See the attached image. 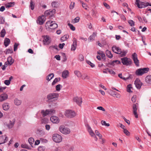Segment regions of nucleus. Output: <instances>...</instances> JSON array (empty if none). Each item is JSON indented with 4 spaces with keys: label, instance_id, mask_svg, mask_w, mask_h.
Returning a JSON list of instances; mask_svg holds the SVG:
<instances>
[{
    "label": "nucleus",
    "instance_id": "obj_1",
    "mask_svg": "<svg viewBox=\"0 0 151 151\" xmlns=\"http://www.w3.org/2000/svg\"><path fill=\"white\" fill-rule=\"evenodd\" d=\"M149 70L148 68H139L135 72V75L137 76H141L145 73H147Z\"/></svg>",
    "mask_w": 151,
    "mask_h": 151
},
{
    "label": "nucleus",
    "instance_id": "obj_2",
    "mask_svg": "<svg viewBox=\"0 0 151 151\" xmlns=\"http://www.w3.org/2000/svg\"><path fill=\"white\" fill-rule=\"evenodd\" d=\"M65 115L67 117L72 118L76 115V114L74 111L71 110H66L65 112Z\"/></svg>",
    "mask_w": 151,
    "mask_h": 151
},
{
    "label": "nucleus",
    "instance_id": "obj_3",
    "mask_svg": "<svg viewBox=\"0 0 151 151\" xmlns=\"http://www.w3.org/2000/svg\"><path fill=\"white\" fill-rule=\"evenodd\" d=\"M59 131L62 133L67 134L70 133V129L67 127H65L64 125H61L59 127Z\"/></svg>",
    "mask_w": 151,
    "mask_h": 151
},
{
    "label": "nucleus",
    "instance_id": "obj_4",
    "mask_svg": "<svg viewBox=\"0 0 151 151\" xmlns=\"http://www.w3.org/2000/svg\"><path fill=\"white\" fill-rule=\"evenodd\" d=\"M122 63L124 65H129L132 63V61L131 60L127 58V57H124L121 58Z\"/></svg>",
    "mask_w": 151,
    "mask_h": 151
},
{
    "label": "nucleus",
    "instance_id": "obj_5",
    "mask_svg": "<svg viewBox=\"0 0 151 151\" xmlns=\"http://www.w3.org/2000/svg\"><path fill=\"white\" fill-rule=\"evenodd\" d=\"M52 139L55 142L59 143L62 141V138L61 136L58 134H55L53 135Z\"/></svg>",
    "mask_w": 151,
    "mask_h": 151
},
{
    "label": "nucleus",
    "instance_id": "obj_6",
    "mask_svg": "<svg viewBox=\"0 0 151 151\" xmlns=\"http://www.w3.org/2000/svg\"><path fill=\"white\" fill-rule=\"evenodd\" d=\"M135 4L140 9L146 7V3L140 2L139 0H136Z\"/></svg>",
    "mask_w": 151,
    "mask_h": 151
},
{
    "label": "nucleus",
    "instance_id": "obj_7",
    "mask_svg": "<svg viewBox=\"0 0 151 151\" xmlns=\"http://www.w3.org/2000/svg\"><path fill=\"white\" fill-rule=\"evenodd\" d=\"M58 94L54 93H51L48 94L47 96V98L48 100H51V99L58 98Z\"/></svg>",
    "mask_w": 151,
    "mask_h": 151
},
{
    "label": "nucleus",
    "instance_id": "obj_8",
    "mask_svg": "<svg viewBox=\"0 0 151 151\" xmlns=\"http://www.w3.org/2000/svg\"><path fill=\"white\" fill-rule=\"evenodd\" d=\"M132 58L136 65L138 66H139V61L137 59V55L136 53L134 52L132 54Z\"/></svg>",
    "mask_w": 151,
    "mask_h": 151
},
{
    "label": "nucleus",
    "instance_id": "obj_9",
    "mask_svg": "<svg viewBox=\"0 0 151 151\" xmlns=\"http://www.w3.org/2000/svg\"><path fill=\"white\" fill-rule=\"evenodd\" d=\"M55 9H54L52 10H47L45 12V16H52L55 13Z\"/></svg>",
    "mask_w": 151,
    "mask_h": 151
},
{
    "label": "nucleus",
    "instance_id": "obj_10",
    "mask_svg": "<svg viewBox=\"0 0 151 151\" xmlns=\"http://www.w3.org/2000/svg\"><path fill=\"white\" fill-rule=\"evenodd\" d=\"M138 108V104L137 103L134 104L132 106L133 113L134 114L136 118H138V116L137 114V110Z\"/></svg>",
    "mask_w": 151,
    "mask_h": 151
},
{
    "label": "nucleus",
    "instance_id": "obj_11",
    "mask_svg": "<svg viewBox=\"0 0 151 151\" xmlns=\"http://www.w3.org/2000/svg\"><path fill=\"white\" fill-rule=\"evenodd\" d=\"M46 18L44 16H42L38 17L37 20V23L40 24H42L45 22Z\"/></svg>",
    "mask_w": 151,
    "mask_h": 151
},
{
    "label": "nucleus",
    "instance_id": "obj_12",
    "mask_svg": "<svg viewBox=\"0 0 151 151\" xmlns=\"http://www.w3.org/2000/svg\"><path fill=\"white\" fill-rule=\"evenodd\" d=\"M109 93L110 95L114 97H116L119 99L120 98V95L115 91L110 90L109 91Z\"/></svg>",
    "mask_w": 151,
    "mask_h": 151
},
{
    "label": "nucleus",
    "instance_id": "obj_13",
    "mask_svg": "<svg viewBox=\"0 0 151 151\" xmlns=\"http://www.w3.org/2000/svg\"><path fill=\"white\" fill-rule=\"evenodd\" d=\"M51 121L53 123L58 124L60 122V119L58 117L56 116H52L50 118Z\"/></svg>",
    "mask_w": 151,
    "mask_h": 151
},
{
    "label": "nucleus",
    "instance_id": "obj_14",
    "mask_svg": "<svg viewBox=\"0 0 151 151\" xmlns=\"http://www.w3.org/2000/svg\"><path fill=\"white\" fill-rule=\"evenodd\" d=\"M73 101L76 103L79 106H81L82 102V99L81 97H76L73 99Z\"/></svg>",
    "mask_w": 151,
    "mask_h": 151
},
{
    "label": "nucleus",
    "instance_id": "obj_15",
    "mask_svg": "<svg viewBox=\"0 0 151 151\" xmlns=\"http://www.w3.org/2000/svg\"><path fill=\"white\" fill-rule=\"evenodd\" d=\"M8 140V138L6 135L1 136L0 137V145L5 143Z\"/></svg>",
    "mask_w": 151,
    "mask_h": 151
},
{
    "label": "nucleus",
    "instance_id": "obj_16",
    "mask_svg": "<svg viewBox=\"0 0 151 151\" xmlns=\"http://www.w3.org/2000/svg\"><path fill=\"white\" fill-rule=\"evenodd\" d=\"M73 44L71 46V50L72 51H74L76 49L77 46V40L76 38H74L73 39Z\"/></svg>",
    "mask_w": 151,
    "mask_h": 151
},
{
    "label": "nucleus",
    "instance_id": "obj_17",
    "mask_svg": "<svg viewBox=\"0 0 151 151\" xmlns=\"http://www.w3.org/2000/svg\"><path fill=\"white\" fill-rule=\"evenodd\" d=\"M112 49L113 51L116 54H119L121 53V49L118 47L113 46L112 47Z\"/></svg>",
    "mask_w": 151,
    "mask_h": 151
},
{
    "label": "nucleus",
    "instance_id": "obj_18",
    "mask_svg": "<svg viewBox=\"0 0 151 151\" xmlns=\"http://www.w3.org/2000/svg\"><path fill=\"white\" fill-rule=\"evenodd\" d=\"M134 84L136 88L138 89H140L142 85V83L138 79H136L134 82Z\"/></svg>",
    "mask_w": 151,
    "mask_h": 151
},
{
    "label": "nucleus",
    "instance_id": "obj_19",
    "mask_svg": "<svg viewBox=\"0 0 151 151\" xmlns=\"http://www.w3.org/2000/svg\"><path fill=\"white\" fill-rule=\"evenodd\" d=\"M43 42L44 44L46 45H49L50 42L49 37L48 36H45L44 38Z\"/></svg>",
    "mask_w": 151,
    "mask_h": 151
},
{
    "label": "nucleus",
    "instance_id": "obj_20",
    "mask_svg": "<svg viewBox=\"0 0 151 151\" xmlns=\"http://www.w3.org/2000/svg\"><path fill=\"white\" fill-rule=\"evenodd\" d=\"M52 22V21H48L46 22L45 26L46 27V29L47 30L49 31H51V30H50V27H51V24Z\"/></svg>",
    "mask_w": 151,
    "mask_h": 151
},
{
    "label": "nucleus",
    "instance_id": "obj_21",
    "mask_svg": "<svg viewBox=\"0 0 151 151\" xmlns=\"http://www.w3.org/2000/svg\"><path fill=\"white\" fill-rule=\"evenodd\" d=\"M8 98L7 94L6 93L2 94L0 95V101H3Z\"/></svg>",
    "mask_w": 151,
    "mask_h": 151
},
{
    "label": "nucleus",
    "instance_id": "obj_22",
    "mask_svg": "<svg viewBox=\"0 0 151 151\" xmlns=\"http://www.w3.org/2000/svg\"><path fill=\"white\" fill-rule=\"evenodd\" d=\"M96 33L93 32L92 34L90 35L88 39V40L89 42H91L94 40L95 37L96 35Z\"/></svg>",
    "mask_w": 151,
    "mask_h": 151
},
{
    "label": "nucleus",
    "instance_id": "obj_23",
    "mask_svg": "<svg viewBox=\"0 0 151 151\" xmlns=\"http://www.w3.org/2000/svg\"><path fill=\"white\" fill-rule=\"evenodd\" d=\"M69 73V71L67 70L63 72L62 76L63 78H65L68 76Z\"/></svg>",
    "mask_w": 151,
    "mask_h": 151
},
{
    "label": "nucleus",
    "instance_id": "obj_24",
    "mask_svg": "<svg viewBox=\"0 0 151 151\" xmlns=\"http://www.w3.org/2000/svg\"><path fill=\"white\" fill-rule=\"evenodd\" d=\"M15 122V119H14L12 121H10L9 123L7 125V126L9 128H11L14 126V122Z\"/></svg>",
    "mask_w": 151,
    "mask_h": 151
},
{
    "label": "nucleus",
    "instance_id": "obj_25",
    "mask_svg": "<svg viewBox=\"0 0 151 151\" xmlns=\"http://www.w3.org/2000/svg\"><path fill=\"white\" fill-rule=\"evenodd\" d=\"M145 81L147 83L151 84V75H149L145 78Z\"/></svg>",
    "mask_w": 151,
    "mask_h": 151
},
{
    "label": "nucleus",
    "instance_id": "obj_26",
    "mask_svg": "<svg viewBox=\"0 0 151 151\" xmlns=\"http://www.w3.org/2000/svg\"><path fill=\"white\" fill-rule=\"evenodd\" d=\"M58 25L56 23H54L53 21H52V23L51 24V27H50V30L51 29H54L55 28L58 27Z\"/></svg>",
    "mask_w": 151,
    "mask_h": 151
},
{
    "label": "nucleus",
    "instance_id": "obj_27",
    "mask_svg": "<svg viewBox=\"0 0 151 151\" xmlns=\"http://www.w3.org/2000/svg\"><path fill=\"white\" fill-rule=\"evenodd\" d=\"M9 108V104L8 103H4L3 105V108L4 110H7Z\"/></svg>",
    "mask_w": 151,
    "mask_h": 151
},
{
    "label": "nucleus",
    "instance_id": "obj_28",
    "mask_svg": "<svg viewBox=\"0 0 151 151\" xmlns=\"http://www.w3.org/2000/svg\"><path fill=\"white\" fill-rule=\"evenodd\" d=\"M10 41L9 39L6 38L4 40V45L6 47L8 46L10 43Z\"/></svg>",
    "mask_w": 151,
    "mask_h": 151
},
{
    "label": "nucleus",
    "instance_id": "obj_29",
    "mask_svg": "<svg viewBox=\"0 0 151 151\" xmlns=\"http://www.w3.org/2000/svg\"><path fill=\"white\" fill-rule=\"evenodd\" d=\"M14 103L16 105L19 106L21 104L22 101L21 100L18 99L17 98H16L14 100Z\"/></svg>",
    "mask_w": 151,
    "mask_h": 151
},
{
    "label": "nucleus",
    "instance_id": "obj_30",
    "mask_svg": "<svg viewBox=\"0 0 151 151\" xmlns=\"http://www.w3.org/2000/svg\"><path fill=\"white\" fill-rule=\"evenodd\" d=\"M106 55L107 56L110 58H111L113 56L112 54L111 53V52L108 50H106Z\"/></svg>",
    "mask_w": 151,
    "mask_h": 151
},
{
    "label": "nucleus",
    "instance_id": "obj_31",
    "mask_svg": "<svg viewBox=\"0 0 151 151\" xmlns=\"http://www.w3.org/2000/svg\"><path fill=\"white\" fill-rule=\"evenodd\" d=\"M41 113L42 114L43 116L44 117L49 114L48 109H47L45 111L44 110H42Z\"/></svg>",
    "mask_w": 151,
    "mask_h": 151
},
{
    "label": "nucleus",
    "instance_id": "obj_32",
    "mask_svg": "<svg viewBox=\"0 0 151 151\" xmlns=\"http://www.w3.org/2000/svg\"><path fill=\"white\" fill-rule=\"evenodd\" d=\"M75 74L79 78H81L82 75L80 71L78 70H75L74 72Z\"/></svg>",
    "mask_w": 151,
    "mask_h": 151
},
{
    "label": "nucleus",
    "instance_id": "obj_33",
    "mask_svg": "<svg viewBox=\"0 0 151 151\" xmlns=\"http://www.w3.org/2000/svg\"><path fill=\"white\" fill-rule=\"evenodd\" d=\"M54 75L53 73H51L49 74L46 77L47 80L49 81L53 77Z\"/></svg>",
    "mask_w": 151,
    "mask_h": 151
},
{
    "label": "nucleus",
    "instance_id": "obj_34",
    "mask_svg": "<svg viewBox=\"0 0 151 151\" xmlns=\"http://www.w3.org/2000/svg\"><path fill=\"white\" fill-rule=\"evenodd\" d=\"M14 2H10L6 4L5 6L6 8H9L13 6H14Z\"/></svg>",
    "mask_w": 151,
    "mask_h": 151
},
{
    "label": "nucleus",
    "instance_id": "obj_35",
    "mask_svg": "<svg viewBox=\"0 0 151 151\" xmlns=\"http://www.w3.org/2000/svg\"><path fill=\"white\" fill-rule=\"evenodd\" d=\"M7 61L9 63V65H12L14 63V60L12 59L11 57H9L7 58Z\"/></svg>",
    "mask_w": 151,
    "mask_h": 151
},
{
    "label": "nucleus",
    "instance_id": "obj_36",
    "mask_svg": "<svg viewBox=\"0 0 151 151\" xmlns=\"http://www.w3.org/2000/svg\"><path fill=\"white\" fill-rule=\"evenodd\" d=\"M127 52V50H123L122 51L121 50V53H120L119 54L120 55V56L121 57L125 56H126Z\"/></svg>",
    "mask_w": 151,
    "mask_h": 151
},
{
    "label": "nucleus",
    "instance_id": "obj_37",
    "mask_svg": "<svg viewBox=\"0 0 151 151\" xmlns=\"http://www.w3.org/2000/svg\"><path fill=\"white\" fill-rule=\"evenodd\" d=\"M69 37V36L67 35H65L61 38V40L64 41L66 40Z\"/></svg>",
    "mask_w": 151,
    "mask_h": 151
},
{
    "label": "nucleus",
    "instance_id": "obj_38",
    "mask_svg": "<svg viewBox=\"0 0 151 151\" xmlns=\"http://www.w3.org/2000/svg\"><path fill=\"white\" fill-rule=\"evenodd\" d=\"M1 37H4L6 34L5 30L4 29H3L0 32Z\"/></svg>",
    "mask_w": 151,
    "mask_h": 151
},
{
    "label": "nucleus",
    "instance_id": "obj_39",
    "mask_svg": "<svg viewBox=\"0 0 151 151\" xmlns=\"http://www.w3.org/2000/svg\"><path fill=\"white\" fill-rule=\"evenodd\" d=\"M106 70L108 71L109 73L111 74L114 75L115 74V73L112 70H110L108 68H107L106 69Z\"/></svg>",
    "mask_w": 151,
    "mask_h": 151
},
{
    "label": "nucleus",
    "instance_id": "obj_40",
    "mask_svg": "<svg viewBox=\"0 0 151 151\" xmlns=\"http://www.w3.org/2000/svg\"><path fill=\"white\" fill-rule=\"evenodd\" d=\"M30 7L32 10L34 9L35 7L34 4L32 0H31L30 1Z\"/></svg>",
    "mask_w": 151,
    "mask_h": 151
},
{
    "label": "nucleus",
    "instance_id": "obj_41",
    "mask_svg": "<svg viewBox=\"0 0 151 151\" xmlns=\"http://www.w3.org/2000/svg\"><path fill=\"white\" fill-rule=\"evenodd\" d=\"M28 141L30 144L32 145L34 142V140L33 138L31 137L29 139Z\"/></svg>",
    "mask_w": 151,
    "mask_h": 151
},
{
    "label": "nucleus",
    "instance_id": "obj_42",
    "mask_svg": "<svg viewBox=\"0 0 151 151\" xmlns=\"http://www.w3.org/2000/svg\"><path fill=\"white\" fill-rule=\"evenodd\" d=\"M60 79L59 78H56L52 83V85H55L57 82L60 81Z\"/></svg>",
    "mask_w": 151,
    "mask_h": 151
},
{
    "label": "nucleus",
    "instance_id": "obj_43",
    "mask_svg": "<svg viewBox=\"0 0 151 151\" xmlns=\"http://www.w3.org/2000/svg\"><path fill=\"white\" fill-rule=\"evenodd\" d=\"M121 63V62L120 61L118 60H116L112 62L111 64L112 65H114L115 64H120Z\"/></svg>",
    "mask_w": 151,
    "mask_h": 151
},
{
    "label": "nucleus",
    "instance_id": "obj_44",
    "mask_svg": "<svg viewBox=\"0 0 151 151\" xmlns=\"http://www.w3.org/2000/svg\"><path fill=\"white\" fill-rule=\"evenodd\" d=\"M95 133L96 135L99 137L100 139H102V135L100 134L97 130H95Z\"/></svg>",
    "mask_w": 151,
    "mask_h": 151
},
{
    "label": "nucleus",
    "instance_id": "obj_45",
    "mask_svg": "<svg viewBox=\"0 0 151 151\" xmlns=\"http://www.w3.org/2000/svg\"><path fill=\"white\" fill-rule=\"evenodd\" d=\"M128 22L131 26L133 27L134 25V22L132 20H129Z\"/></svg>",
    "mask_w": 151,
    "mask_h": 151
},
{
    "label": "nucleus",
    "instance_id": "obj_46",
    "mask_svg": "<svg viewBox=\"0 0 151 151\" xmlns=\"http://www.w3.org/2000/svg\"><path fill=\"white\" fill-rule=\"evenodd\" d=\"M90 135L92 137H93L95 136V134L92 131L91 129L88 131Z\"/></svg>",
    "mask_w": 151,
    "mask_h": 151
},
{
    "label": "nucleus",
    "instance_id": "obj_47",
    "mask_svg": "<svg viewBox=\"0 0 151 151\" xmlns=\"http://www.w3.org/2000/svg\"><path fill=\"white\" fill-rule=\"evenodd\" d=\"M68 25L70 29L73 31H74L75 30V27L71 24L68 23Z\"/></svg>",
    "mask_w": 151,
    "mask_h": 151
},
{
    "label": "nucleus",
    "instance_id": "obj_48",
    "mask_svg": "<svg viewBox=\"0 0 151 151\" xmlns=\"http://www.w3.org/2000/svg\"><path fill=\"white\" fill-rule=\"evenodd\" d=\"M5 22L4 18L2 16H0V24H3Z\"/></svg>",
    "mask_w": 151,
    "mask_h": 151
},
{
    "label": "nucleus",
    "instance_id": "obj_49",
    "mask_svg": "<svg viewBox=\"0 0 151 151\" xmlns=\"http://www.w3.org/2000/svg\"><path fill=\"white\" fill-rule=\"evenodd\" d=\"M132 88V85L131 84H129L127 86V91L128 92H132L131 88Z\"/></svg>",
    "mask_w": 151,
    "mask_h": 151
},
{
    "label": "nucleus",
    "instance_id": "obj_50",
    "mask_svg": "<svg viewBox=\"0 0 151 151\" xmlns=\"http://www.w3.org/2000/svg\"><path fill=\"white\" fill-rule=\"evenodd\" d=\"M101 123L103 125H105L106 126L109 127L110 126V124L109 123H106L105 121L102 120L101 121Z\"/></svg>",
    "mask_w": 151,
    "mask_h": 151
},
{
    "label": "nucleus",
    "instance_id": "obj_51",
    "mask_svg": "<svg viewBox=\"0 0 151 151\" xmlns=\"http://www.w3.org/2000/svg\"><path fill=\"white\" fill-rule=\"evenodd\" d=\"M118 76L120 78H121L122 79H123V80H127L129 78L128 77H127V78H126L123 77L122 76V73L119 74H118Z\"/></svg>",
    "mask_w": 151,
    "mask_h": 151
},
{
    "label": "nucleus",
    "instance_id": "obj_52",
    "mask_svg": "<svg viewBox=\"0 0 151 151\" xmlns=\"http://www.w3.org/2000/svg\"><path fill=\"white\" fill-rule=\"evenodd\" d=\"M86 62L88 64L90 65L92 68L94 67L95 66L94 64L92 63L91 61H90L89 60H87L86 61Z\"/></svg>",
    "mask_w": 151,
    "mask_h": 151
},
{
    "label": "nucleus",
    "instance_id": "obj_53",
    "mask_svg": "<svg viewBox=\"0 0 151 151\" xmlns=\"http://www.w3.org/2000/svg\"><path fill=\"white\" fill-rule=\"evenodd\" d=\"M123 132L127 136H129L130 135V133L126 129H124Z\"/></svg>",
    "mask_w": 151,
    "mask_h": 151
},
{
    "label": "nucleus",
    "instance_id": "obj_54",
    "mask_svg": "<svg viewBox=\"0 0 151 151\" xmlns=\"http://www.w3.org/2000/svg\"><path fill=\"white\" fill-rule=\"evenodd\" d=\"M82 79L83 80H85L86 79H89V77H88V75L86 74H84L83 76H82Z\"/></svg>",
    "mask_w": 151,
    "mask_h": 151
},
{
    "label": "nucleus",
    "instance_id": "obj_55",
    "mask_svg": "<svg viewBox=\"0 0 151 151\" xmlns=\"http://www.w3.org/2000/svg\"><path fill=\"white\" fill-rule=\"evenodd\" d=\"M81 4L83 7L86 10H87L88 6L87 5V4L84 3L83 2H81Z\"/></svg>",
    "mask_w": 151,
    "mask_h": 151
},
{
    "label": "nucleus",
    "instance_id": "obj_56",
    "mask_svg": "<svg viewBox=\"0 0 151 151\" xmlns=\"http://www.w3.org/2000/svg\"><path fill=\"white\" fill-rule=\"evenodd\" d=\"M61 87H62V86L60 84L57 85L55 87L56 90L58 91H60Z\"/></svg>",
    "mask_w": 151,
    "mask_h": 151
},
{
    "label": "nucleus",
    "instance_id": "obj_57",
    "mask_svg": "<svg viewBox=\"0 0 151 151\" xmlns=\"http://www.w3.org/2000/svg\"><path fill=\"white\" fill-rule=\"evenodd\" d=\"M132 101L133 103H135L136 101V96L134 95L132 98Z\"/></svg>",
    "mask_w": 151,
    "mask_h": 151
},
{
    "label": "nucleus",
    "instance_id": "obj_58",
    "mask_svg": "<svg viewBox=\"0 0 151 151\" xmlns=\"http://www.w3.org/2000/svg\"><path fill=\"white\" fill-rule=\"evenodd\" d=\"M19 44L17 43H15L14 46V51H16L17 48V47L19 45Z\"/></svg>",
    "mask_w": 151,
    "mask_h": 151
},
{
    "label": "nucleus",
    "instance_id": "obj_59",
    "mask_svg": "<svg viewBox=\"0 0 151 151\" xmlns=\"http://www.w3.org/2000/svg\"><path fill=\"white\" fill-rule=\"evenodd\" d=\"M13 52V50L12 49H7L6 52V54L12 53Z\"/></svg>",
    "mask_w": 151,
    "mask_h": 151
},
{
    "label": "nucleus",
    "instance_id": "obj_60",
    "mask_svg": "<svg viewBox=\"0 0 151 151\" xmlns=\"http://www.w3.org/2000/svg\"><path fill=\"white\" fill-rule=\"evenodd\" d=\"M4 83L6 85H9L10 83V81L9 80H5L4 81Z\"/></svg>",
    "mask_w": 151,
    "mask_h": 151
},
{
    "label": "nucleus",
    "instance_id": "obj_61",
    "mask_svg": "<svg viewBox=\"0 0 151 151\" xmlns=\"http://www.w3.org/2000/svg\"><path fill=\"white\" fill-rule=\"evenodd\" d=\"M97 109L99 110L102 111H105V109L102 106H99L97 107Z\"/></svg>",
    "mask_w": 151,
    "mask_h": 151
},
{
    "label": "nucleus",
    "instance_id": "obj_62",
    "mask_svg": "<svg viewBox=\"0 0 151 151\" xmlns=\"http://www.w3.org/2000/svg\"><path fill=\"white\" fill-rule=\"evenodd\" d=\"M80 20V18L79 17H76L74 19V22L75 23H77L79 22Z\"/></svg>",
    "mask_w": 151,
    "mask_h": 151
},
{
    "label": "nucleus",
    "instance_id": "obj_63",
    "mask_svg": "<svg viewBox=\"0 0 151 151\" xmlns=\"http://www.w3.org/2000/svg\"><path fill=\"white\" fill-rule=\"evenodd\" d=\"M79 59L81 61H82L84 60V57L82 55H79Z\"/></svg>",
    "mask_w": 151,
    "mask_h": 151
},
{
    "label": "nucleus",
    "instance_id": "obj_64",
    "mask_svg": "<svg viewBox=\"0 0 151 151\" xmlns=\"http://www.w3.org/2000/svg\"><path fill=\"white\" fill-rule=\"evenodd\" d=\"M45 128L46 130L48 131L50 129V126L49 124H46L45 125Z\"/></svg>",
    "mask_w": 151,
    "mask_h": 151
}]
</instances>
